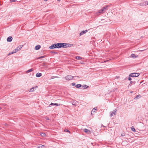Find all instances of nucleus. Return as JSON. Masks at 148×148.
Wrapping results in <instances>:
<instances>
[{
	"label": "nucleus",
	"instance_id": "1",
	"mask_svg": "<svg viewBox=\"0 0 148 148\" xmlns=\"http://www.w3.org/2000/svg\"><path fill=\"white\" fill-rule=\"evenodd\" d=\"M58 48H61L62 47L66 48H67L66 43H58Z\"/></svg>",
	"mask_w": 148,
	"mask_h": 148
},
{
	"label": "nucleus",
	"instance_id": "2",
	"mask_svg": "<svg viewBox=\"0 0 148 148\" xmlns=\"http://www.w3.org/2000/svg\"><path fill=\"white\" fill-rule=\"evenodd\" d=\"M140 75L139 73H130L129 75V77H137Z\"/></svg>",
	"mask_w": 148,
	"mask_h": 148
},
{
	"label": "nucleus",
	"instance_id": "3",
	"mask_svg": "<svg viewBox=\"0 0 148 148\" xmlns=\"http://www.w3.org/2000/svg\"><path fill=\"white\" fill-rule=\"evenodd\" d=\"M49 48L51 49L55 48H58V43H55L49 47Z\"/></svg>",
	"mask_w": 148,
	"mask_h": 148
},
{
	"label": "nucleus",
	"instance_id": "4",
	"mask_svg": "<svg viewBox=\"0 0 148 148\" xmlns=\"http://www.w3.org/2000/svg\"><path fill=\"white\" fill-rule=\"evenodd\" d=\"M74 77H73L71 75H68L66 76L65 77V79L68 80L69 81L70 80H71Z\"/></svg>",
	"mask_w": 148,
	"mask_h": 148
},
{
	"label": "nucleus",
	"instance_id": "5",
	"mask_svg": "<svg viewBox=\"0 0 148 148\" xmlns=\"http://www.w3.org/2000/svg\"><path fill=\"white\" fill-rule=\"evenodd\" d=\"M116 111H117L116 109H115V110H113V111L111 112H110V116L111 117V116H112L113 115V114L115 115L116 113Z\"/></svg>",
	"mask_w": 148,
	"mask_h": 148
},
{
	"label": "nucleus",
	"instance_id": "6",
	"mask_svg": "<svg viewBox=\"0 0 148 148\" xmlns=\"http://www.w3.org/2000/svg\"><path fill=\"white\" fill-rule=\"evenodd\" d=\"M148 5V2L147 1H144L143 3H140V5L142 6H145Z\"/></svg>",
	"mask_w": 148,
	"mask_h": 148
},
{
	"label": "nucleus",
	"instance_id": "7",
	"mask_svg": "<svg viewBox=\"0 0 148 148\" xmlns=\"http://www.w3.org/2000/svg\"><path fill=\"white\" fill-rule=\"evenodd\" d=\"M84 131L86 133H87L88 134H90L91 133V132L89 130L87 129H84Z\"/></svg>",
	"mask_w": 148,
	"mask_h": 148
},
{
	"label": "nucleus",
	"instance_id": "8",
	"mask_svg": "<svg viewBox=\"0 0 148 148\" xmlns=\"http://www.w3.org/2000/svg\"><path fill=\"white\" fill-rule=\"evenodd\" d=\"M105 11L103 10V9H101L100 10H99V11L98 12H97V14L99 15L100 14H102L103 13V12H104Z\"/></svg>",
	"mask_w": 148,
	"mask_h": 148
},
{
	"label": "nucleus",
	"instance_id": "9",
	"mask_svg": "<svg viewBox=\"0 0 148 148\" xmlns=\"http://www.w3.org/2000/svg\"><path fill=\"white\" fill-rule=\"evenodd\" d=\"M12 40V38L11 36L8 37L7 39V40L8 42H11Z\"/></svg>",
	"mask_w": 148,
	"mask_h": 148
},
{
	"label": "nucleus",
	"instance_id": "10",
	"mask_svg": "<svg viewBox=\"0 0 148 148\" xmlns=\"http://www.w3.org/2000/svg\"><path fill=\"white\" fill-rule=\"evenodd\" d=\"M88 32V30H86L85 31H83L82 32H81L80 33V36H81L83 34L86 33Z\"/></svg>",
	"mask_w": 148,
	"mask_h": 148
},
{
	"label": "nucleus",
	"instance_id": "11",
	"mask_svg": "<svg viewBox=\"0 0 148 148\" xmlns=\"http://www.w3.org/2000/svg\"><path fill=\"white\" fill-rule=\"evenodd\" d=\"M23 45H19L16 48L17 51H19L23 47Z\"/></svg>",
	"mask_w": 148,
	"mask_h": 148
},
{
	"label": "nucleus",
	"instance_id": "12",
	"mask_svg": "<svg viewBox=\"0 0 148 148\" xmlns=\"http://www.w3.org/2000/svg\"><path fill=\"white\" fill-rule=\"evenodd\" d=\"M97 108L96 107V108H94L93 109V110H92V111H91V114H92L93 113L94 114V113H95V110H97L96 109Z\"/></svg>",
	"mask_w": 148,
	"mask_h": 148
},
{
	"label": "nucleus",
	"instance_id": "13",
	"mask_svg": "<svg viewBox=\"0 0 148 148\" xmlns=\"http://www.w3.org/2000/svg\"><path fill=\"white\" fill-rule=\"evenodd\" d=\"M41 47L40 46V45H36L35 47V49L36 50H38Z\"/></svg>",
	"mask_w": 148,
	"mask_h": 148
},
{
	"label": "nucleus",
	"instance_id": "14",
	"mask_svg": "<svg viewBox=\"0 0 148 148\" xmlns=\"http://www.w3.org/2000/svg\"><path fill=\"white\" fill-rule=\"evenodd\" d=\"M136 83V82L135 81H131L130 82V84H129L128 86H131L132 84H134Z\"/></svg>",
	"mask_w": 148,
	"mask_h": 148
},
{
	"label": "nucleus",
	"instance_id": "15",
	"mask_svg": "<svg viewBox=\"0 0 148 148\" xmlns=\"http://www.w3.org/2000/svg\"><path fill=\"white\" fill-rule=\"evenodd\" d=\"M60 105V104H59L58 103H51L49 105V106H50V105L59 106Z\"/></svg>",
	"mask_w": 148,
	"mask_h": 148
},
{
	"label": "nucleus",
	"instance_id": "16",
	"mask_svg": "<svg viewBox=\"0 0 148 148\" xmlns=\"http://www.w3.org/2000/svg\"><path fill=\"white\" fill-rule=\"evenodd\" d=\"M38 147L39 148H46V147L45 145H42L41 144L39 145Z\"/></svg>",
	"mask_w": 148,
	"mask_h": 148
},
{
	"label": "nucleus",
	"instance_id": "17",
	"mask_svg": "<svg viewBox=\"0 0 148 148\" xmlns=\"http://www.w3.org/2000/svg\"><path fill=\"white\" fill-rule=\"evenodd\" d=\"M42 76V74L40 73H38L36 74V76L37 77H40Z\"/></svg>",
	"mask_w": 148,
	"mask_h": 148
},
{
	"label": "nucleus",
	"instance_id": "18",
	"mask_svg": "<svg viewBox=\"0 0 148 148\" xmlns=\"http://www.w3.org/2000/svg\"><path fill=\"white\" fill-rule=\"evenodd\" d=\"M109 7H110L109 5H107L105 7H103L102 9H103V10L106 11V10Z\"/></svg>",
	"mask_w": 148,
	"mask_h": 148
},
{
	"label": "nucleus",
	"instance_id": "19",
	"mask_svg": "<svg viewBox=\"0 0 148 148\" xmlns=\"http://www.w3.org/2000/svg\"><path fill=\"white\" fill-rule=\"evenodd\" d=\"M66 44L67 45H66L67 48L68 47H71L73 46V44H69V43H66Z\"/></svg>",
	"mask_w": 148,
	"mask_h": 148
},
{
	"label": "nucleus",
	"instance_id": "20",
	"mask_svg": "<svg viewBox=\"0 0 148 148\" xmlns=\"http://www.w3.org/2000/svg\"><path fill=\"white\" fill-rule=\"evenodd\" d=\"M38 87L37 86H36V87H33L32 88H31L30 90H29V92H33L34 91V88H37Z\"/></svg>",
	"mask_w": 148,
	"mask_h": 148
},
{
	"label": "nucleus",
	"instance_id": "21",
	"mask_svg": "<svg viewBox=\"0 0 148 148\" xmlns=\"http://www.w3.org/2000/svg\"><path fill=\"white\" fill-rule=\"evenodd\" d=\"M75 58L78 60H80L82 59V58L79 56H77L75 57Z\"/></svg>",
	"mask_w": 148,
	"mask_h": 148
},
{
	"label": "nucleus",
	"instance_id": "22",
	"mask_svg": "<svg viewBox=\"0 0 148 148\" xmlns=\"http://www.w3.org/2000/svg\"><path fill=\"white\" fill-rule=\"evenodd\" d=\"M82 85L81 84H77L75 85V87L77 88H79L81 87Z\"/></svg>",
	"mask_w": 148,
	"mask_h": 148
},
{
	"label": "nucleus",
	"instance_id": "23",
	"mask_svg": "<svg viewBox=\"0 0 148 148\" xmlns=\"http://www.w3.org/2000/svg\"><path fill=\"white\" fill-rule=\"evenodd\" d=\"M45 57H46L45 56H41L37 58V59H40V58H44Z\"/></svg>",
	"mask_w": 148,
	"mask_h": 148
},
{
	"label": "nucleus",
	"instance_id": "24",
	"mask_svg": "<svg viewBox=\"0 0 148 148\" xmlns=\"http://www.w3.org/2000/svg\"><path fill=\"white\" fill-rule=\"evenodd\" d=\"M59 77H58V76H51L50 79H54V78H59Z\"/></svg>",
	"mask_w": 148,
	"mask_h": 148
},
{
	"label": "nucleus",
	"instance_id": "25",
	"mask_svg": "<svg viewBox=\"0 0 148 148\" xmlns=\"http://www.w3.org/2000/svg\"><path fill=\"white\" fill-rule=\"evenodd\" d=\"M141 97V96L140 95H137L136 97L135 98H136V99H138V98H140Z\"/></svg>",
	"mask_w": 148,
	"mask_h": 148
},
{
	"label": "nucleus",
	"instance_id": "26",
	"mask_svg": "<svg viewBox=\"0 0 148 148\" xmlns=\"http://www.w3.org/2000/svg\"><path fill=\"white\" fill-rule=\"evenodd\" d=\"M33 71V70L32 69H29V70H27V73H28L32 71Z\"/></svg>",
	"mask_w": 148,
	"mask_h": 148
},
{
	"label": "nucleus",
	"instance_id": "27",
	"mask_svg": "<svg viewBox=\"0 0 148 148\" xmlns=\"http://www.w3.org/2000/svg\"><path fill=\"white\" fill-rule=\"evenodd\" d=\"M131 130H132V131L133 132L136 131V130H135V129L134 127H133V126H132V127Z\"/></svg>",
	"mask_w": 148,
	"mask_h": 148
},
{
	"label": "nucleus",
	"instance_id": "28",
	"mask_svg": "<svg viewBox=\"0 0 148 148\" xmlns=\"http://www.w3.org/2000/svg\"><path fill=\"white\" fill-rule=\"evenodd\" d=\"M131 56L132 58H135L136 56L134 54H132L131 55Z\"/></svg>",
	"mask_w": 148,
	"mask_h": 148
},
{
	"label": "nucleus",
	"instance_id": "29",
	"mask_svg": "<svg viewBox=\"0 0 148 148\" xmlns=\"http://www.w3.org/2000/svg\"><path fill=\"white\" fill-rule=\"evenodd\" d=\"M50 52L51 53H54L56 54L58 53L56 51H51Z\"/></svg>",
	"mask_w": 148,
	"mask_h": 148
},
{
	"label": "nucleus",
	"instance_id": "30",
	"mask_svg": "<svg viewBox=\"0 0 148 148\" xmlns=\"http://www.w3.org/2000/svg\"><path fill=\"white\" fill-rule=\"evenodd\" d=\"M40 134L42 136H44L45 135V134L44 133H42Z\"/></svg>",
	"mask_w": 148,
	"mask_h": 148
},
{
	"label": "nucleus",
	"instance_id": "31",
	"mask_svg": "<svg viewBox=\"0 0 148 148\" xmlns=\"http://www.w3.org/2000/svg\"><path fill=\"white\" fill-rule=\"evenodd\" d=\"M64 131L65 132H68L69 133L70 132V131H69V130H68L66 129H65Z\"/></svg>",
	"mask_w": 148,
	"mask_h": 148
},
{
	"label": "nucleus",
	"instance_id": "32",
	"mask_svg": "<svg viewBox=\"0 0 148 148\" xmlns=\"http://www.w3.org/2000/svg\"><path fill=\"white\" fill-rule=\"evenodd\" d=\"M17 50L16 48L13 51V52H14V53H15L18 51H17Z\"/></svg>",
	"mask_w": 148,
	"mask_h": 148
},
{
	"label": "nucleus",
	"instance_id": "33",
	"mask_svg": "<svg viewBox=\"0 0 148 148\" xmlns=\"http://www.w3.org/2000/svg\"><path fill=\"white\" fill-rule=\"evenodd\" d=\"M14 52H10V53H9L8 54V56H9V55H11L13 53H14Z\"/></svg>",
	"mask_w": 148,
	"mask_h": 148
},
{
	"label": "nucleus",
	"instance_id": "34",
	"mask_svg": "<svg viewBox=\"0 0 148 148\" xmlns=\"http://www.w3.org/2000/svg\"><path fill=\"white\" fill-rule=\"evenodd\" d=\"M84 88H87L88 87V86L85 85L84 86Z\"/></svg>",
	"mask_w": 148,
	"mask_h": 148
},
{
	"label": "nucleus",
	"instance_id": "35",
	"mask_svg": "<svg viewBox=\"0 0 148 148\" xmlns=\"http://www.w3.org/2000/svg\"><path fill=\"white\" fill-rule=\"evenodd\" d=\"M17 0H10V1L11 2H15Z\"/></svg>",
	"mask_w": 148,
	"mask_h": 148
},
{
	"label": "nucleus",
	"instance_id": "36",
	"mask_svg": "<svg viewBox=\"0 0 148 148\" xmlns=\"http://www.w3.org/2000/svg\"><path fill=\"white\" fill-rule=\"evenodd\" d=\"M131 77H129L128 78V79L129 81H131L132 80V78H131Z\"/></svg>",
	"mask_w": 148,
	"mask_h": 148
},
{
	"label": "nucleus",
	"instance_id": "37",
	"mask_svg": "<svg viewBox=\"0 0 148 148\" xmlns=\"http://www.w3.org/2000/svg\"><path fill=\"white\" fill-rule=\"evenodd\" d=\"M72 104L73 105H74V106H76V104H75V103H74V102H73V103H72Z\"/></svg>",
	"mask_w": 148,
	"mask_h": 148
},
{
	"label": "nucleus",
	"instance_id": "38",
	"mask_svg": "<svg viewBox=\"0 0 148 148\" xmlns=\"http://www.w3.org/2000/svg\"><path fill=\"white\" fill-rule=\"evenodd\" d=\"M45 119L47 120H49V117H45Z\"/></svg>",
	"mask_w": 148,
	"mask_h": 148
},
{
	"label": "nucleus",
	"instance_id": "39",
	"mask_svg": "<svg viewBox=\"0 0 148 148\" xmlns=\"http://www.w3.org/2000/svg\"><path fill=\"white\" fill-rule=\"evenodd\" d=\"M75 83H72V84H71V85L72 86H74L75 85Z\"/></svg>",
	"mask_w": 148,
	"mask_h": 148
},
{
	"label": "nucleus",
	"instance_id": "40",
	"mask_svg": "<svg viewBox=\"0 0 148 148\" xmlns=\"http://www.w3.org/2000/svg\"><path fill=\"white\" fill-rule=\"evenodd\" d=\"M121 135L122 136H125V134L124 133H122L121 134Z\"/></svg>",
	"mask_w": 148,
	"mask_h": 148
},
{
	"label": "nucleus",
	"instance_id": "41",
	"mask_svg": "<svg viewBox=\"0 0 148 148\" xmlns=\"http://www.w3.org/2000/svg\"><path fill=\"white\" fill-rule=\"evenodd\" d=\"M7 125H8V124H5V126H7Z\"/></svg>",
	"mask_w": 148,
	"mask_h": 148
},
{
	"label": "nucleus",
	"instance_id": "42",
	"mask_svg": "<svg viewBox=\"0 0 148 148\" xmlns=\"http://www.w3.org/2000/svg\"><path fill=\"white\" fill-rule=\"evenodd\" d=\"M48 0H44V1H48Z\"/></svg>",
	"mask_w": 148,
	"mask_h": 148
},
{
	"label": "nucleus",
	"instance_id": "43",
	"mask_svg": "<svg viewBox=\"0 0 148 148\" xmlns=\"http://www.w3.org/2000/svg\"><path fill=\"white\" fill-rule=\"evenodd\" d=\"M61 0H57V1H60Z\"/></svg>",
	"mask_w": 148,
	"mask_h": 148
},
{
	"label": "nucleus",
	"instance_id": "44",
	"mask_svg": "<svg viewBox=\"0 0 148 148\" xmlns=\"http://www.w3.org/2000/svg\"><path fill=\"white\" fill-rule=\"evenodd\" d=\"M77 77H79V76H77Z\"/></svg>",
	"mask_w": 148,
	"mask_h": 148
},
{
	"label": "nucleus",
	"instance_id": "45",
	"mask_svg": "<svg viewBox=\"0 0 148 148\" xmlns=\"http://www.w3.org/2000/svg\"><path fill=\"white\" fill-rule=\"evenodd\" d=\"M141 83H142V82H140V84H141Z\"/></svg>",
	"mask_w": 148,
	"mask_h": 148
},
{
	"label": "nucleus",
	"instance_id": "46",
	"mask_svg": "<svg viewBox=\"0 0 148 148\" xmlns=\"http://www.w3.org/2000/svg\"><path fill=\"white\" fill-rule=\"evenodd\" d=\"M0 109H1V108H0Z\"/></svg>",
	"mask_w": 148,
	"mask_h": 148
}]
</instances>
